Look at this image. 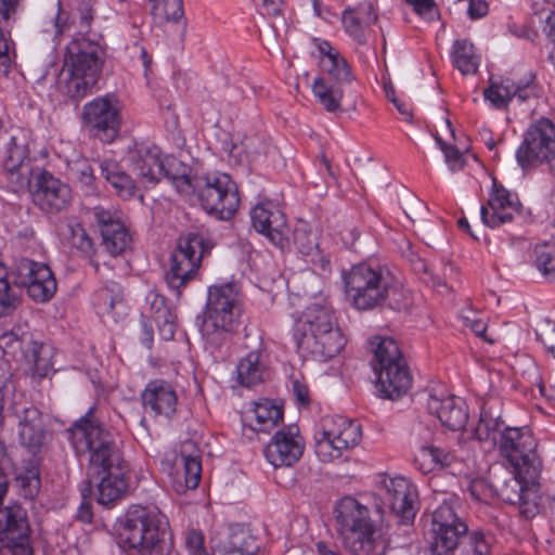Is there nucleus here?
I'll return each instance as SVG.
<instances>
[{
    "label": "nucleus",
    "mask_w": 555,
    "mask_h": 555,
    "mask_svg": "<svg viewBox=\"0 0 555 555\" xmlns=\"http://www.w3.org/2000/svg\"><path fill=\"white\" fill-rule=\"evenodd\" d=\"M294 244L301 255L310 257V262L318 263L324 271L327 270L330 261L321 255L317 235L308 229L306 223H300L295 228Z\"/></svg>",
    "instance_id": "35"
},
{
    "label": "nucleus",
    "mask_w": 555,
    "mask_h": 555,
    "mask_svg": "<svg viewBox=\"0 0 555 555\" xmlns=\"http://www.w3.org/2000/svg\"><path fill=\"white\" fill-rule=\"evenodd\" d=\"M73 13L80 31L88 34L96 14L95 0H75Z\"/></svg>",
    "instance_id": "46"
},
{
    "label": "nucleus",
    "mask_w": 555,
    "mask_h": 555,
    "mask_svg": "<svg viewBox=\"0 0 555 555\" xmlns=\"http://www.w3.org/2000/svg\"><path fill=\"white\" fill-rule=\"evenodd\" d=\"M462 319L465 326L469 327L477 336L487 339V323L482 319L477 318L475 312L468 311L462 315Z\"/></svg>",
    "instance_id": "60"
},
{
    "label": "nucleus",
    "mask_w": 555,
    "mask_h": 555,
    "mask_svg": "<svg viewBox=\"0 0 555 555\" xmlns=\"http://www.w3.org/2000/svg\"><path fill=\"white\" fill-rule=\"evenodd\" d=\"M12 41L9 36L0 29V72L8 74L14 56V51L11 50Z\"/></svg>",
    "instance_id": "55"
},
{
    "label": "nucleus",
    "mask_w": 555,
    "mask_h": 555,
    "mask_svg": "<svg viewBox=\"0 0 555 555\" xmlns=\"http://www.w3.org/2000/svg\"><path fill=\"white\" fill-rule=\"evenodd\" d=\"M154 320L158 326L160 337L165 340L172 339L176 333V325L171 311L165 306L158 307L155 310Z\"/></svg>",
    "instance_id": "48"
},
{
    "label": "nucleus",
    "mask_w": 555,
    "mask_h": 555,
    "mask_svg": "<svg viewBox=\"0 0 555 555\" xmlns=\"http://www.w3.org/2000/svg\"><path fill=\"white\" fill-rule=\"evenodd\" d=\"M489 12V5L486 0H469L467 14L470 20L485 17Z\"/></svg>",
    "instance_id": "63"
},
{
    "label": "nucleus",
    "mask_w": 555,
    "mask_h": 555,
    "mask_svg": "<svg viewBox=\"0 0 555 555\" xmlns=\"http://www.w3.org/2000/svg\"><path fill=\"white\" fill-rule=\"evenodd\" d=\"M181 460L184 473V488L195 489L201 480V462L197 457L190 455H182Z\"/></svg>",
    "instance_id": "49"
},
{
    "label": "nucleus",
    "mask_w": 555,
    "mask_h": 555,
    "mask_svg": "<svg viewBox=\"0 0 555 555\" xmlns=\"http://www.w3.org/2000/svg\"><path fill=\"white\" fill-rule=\"evenodd\" d=\"M30 188L35 205L46 212H60L70 202V189L41 168L33 177Z\"/></svg>",
    "instance_id": "19"
},
{
    "label": "nucleus",
    "mask_w": 555,
    "mask_h": 555,
    "mask_svg": "<svg viewBox=\"0 0 555 555\" xmlns=\"http://www.w3.org/2000/svg\"><path fill=\"white\" fill-rule=\"evenodd\" d=\"M15 415L18 418V431L25 427H30L33 424L35 425L42 421L41 412L33 405L25 406L21 411H16Z\"/></svg>",
    "instance_id": "57"
},
{
    "label": "nucleus",
    "mask_w": 555,
    "mask_h": 555,
    "mask_svg": "<svg viewBox=\"0 0 555 555\" xmlns=\"http://www.w3.org/2000/svg\"><path fill=\"white\" fill-rule=\"evenodd\" d=\"M344 291L348 302L359 311L387 306L401 311L409 301L399 289L390 270L379 263L360 262L341 271Z\"/></svg>",
    "instance_id": "2"
},
{
    "label": "nucleus",
    "mask_w": 555,
    "mask_h": 555,
    "mask_svg": "<svg viewBox=\"0 0 555 555\" xmlns=\"http://www.w3.org/2000/svg\"><path fill=\"white\" fill-rule=\"evenodd\" d=\"M92 300L93 305L102 314L119 318L127 313L124 291L117 282H106L102 287L94 292Z\"/></svg>",
    "instance_id": "33"
},
{
    "label": "nucleus",
    "mask_w": 555,
    "mask_h": 555,
    "mask_svg": "<svg viewBox=\"0 0 555 555\" xmlns=\"http://www.w3.org/2000/svg\"><path fill=\"white\" fill-rule=\"evenodd\" d=\"M77 454L89 455V468L100 479L98 503L109 506L126 492L128 465L114 435L104 426L96 404L67 429Z\"/></svg>",
    "instance_id": "1"
},
{
    "label": "nucleus",
    "mask_w": 555,
    "mask_h": 555,
    "mask_svg": "<svg viewBox=\"0 0 555 555\" xmlns=\"http://www.w3.org/2000/svg\"><path fill=\"white\" fill-rule=\"evenodd\" d=\"M427 409L429 413L439 418L443 426L451 430L463 429L468 420L464 400L453 395L446 397H438L436 393L429 395Z\"/></svg>",
    "instance_id": "27"
},
{
    "label": "nucleus",
    "mask_w": 555,
    "mask_h": 555,
    "mask_svg": "<svg viewBox=\"0 0 555 555\" xmlns=\"http://www.w3.org/2000/svg\"><path fill=\"white\" fill-rule=\"evenodd\" d=\"M435 140L443 152L446 163L449 165L450 170L456 171L462 169L464 166L463 154L455 146L447 144L439 135H436Z\"/></svg>",
    "instance_id": "52"
},
{
    "label": "nucleus",
    "mask_w": 555,
    "mask_h": 555,
    "mask_svg": "<svg viewBox=\"0 0 555 555\" xmlns=\"http://www.w3.org/2000/svg\"><path fill=\"white\" fill-rule=\"evenodd\" d=\"M468 526L457 516L450 503L444 502L433 513L430 555H454Z\"/></svg>",
    "instance_id": "14"
},
{
    "label": "nucleus",
    "mask_w": 555,
    "mask_h": 555,
    "mask_svg": "<svg viewBox=\"0 0 555 555\" xmlns=\"http://www.w3.org/2000/svg\"><path fill=\"white\" fill-rule=\"evenodd\" d=\"M69 230V243L70 245L81 251L85 256L91 257L94 254V246L91 237L88 235L81 224H70Z\"/></svg>",
    "instance_id": "47"
},
{
    "label": "nucleus",
    "mask_w": 555,
    "mask_h": 555,
    "mask_svg": "<svg viewBox=\"0 0 555 555\" xmlns=\"http://www.w3.org/2000/svg\"><path fill=\"white\" fill-rule=\"evenodd\" d=\"M141 399L145 411L154 416L170 418L176 413L177 392L166 380H151L142 391Z\"/></svg>",
    "instance_id": "26"
},
{
    "label": "nucleus",
    "mask_w": 555,
    "mask_h": 555,
    "mask_svg": "<svg viewBox=\"0 0 555 555\" xmlns=\"http://www.w3.org/2000/svg\"><path fill=\"white\" fill-rule=\"evenodd\" d=\"M341 21L346 33L358 43L364 44L367 41L370 27L377 22V14L371 3H362L356 8L346 9Z\"/></svg>",
    "instance_id": "30"
},
{
    "label": "nucleus",
    "mask_w": 555,
    "mask_h": 555,
    "mask_svg": "<svg viewBox=\"0 0 555 555\" xmlns=\"http://www.w3.org/2000/svg\"><path fill=\"white\" fill-rule=\"evenodd\" d=\"M469 543L476 555H488L493 543V537L481 530H475L469 533Z\"/></svg>",
    "instance_id": "54"
},
{
    "label": "nucleus",
    "mask_w": 555,
    "mask_h": 555,
    "mask_svg": "<svg viewBox=\"0 0 555 555\" xmlns=\"http://www.w3.org/2000/svg\"><path fill=\"white\" fill-rule=\"evenodd\" d=\"M242 149L249 159H255L257 155L263 152L264 144L257 137H246L241 142Z\"/></svg>",
    "instance_id": "62"
},
{
    "label": "nucleus",
    "mask_w": 555,
    "mask_h": 555,
    "mask_svg": "<svg viewBox=\"0 0 555 555\" xmlns=\"http://www.w3.org/2000/svg\"><path fill=\"white\" fill-rule=\"evenodd\" d=\"M18 437L24 447L31 453H37L47 440V433L43 428L42 421L38 422V424H33L30 427L21 429Z\"/></svg>",
    "instance_id": "45"
},
{
    "label": "nucleus",
    "mask_w": 555,
    "mask_h": 555,
    "mask_svg": "<svg viewBox=\"0 0 555 555\" xmlns=\"http://www.w3.org/2000/svg\"><path fill=\"white\" fill-rule=\"evenodd\" d=\"M68 177L79 182L81 185L89 186L94 180V172L91 164L81 155L75 154L66 159Z\"/></svg>",
    "instance_id": "44"
},
{
    "label": "nucleus",
    "mask_w": 555,
    "mask_h": 555,
    "mask_svg": "<svg viewBox=\"0 0 555 555\" xmlns=\"http://www.w3.org/2000/svg\"><path fill=\"white\" fill-rule=\"evenodd\" d=\"M113 229L103 230L102 244L113 256L124 253L131 243V236L122 223L112 224Z\"/></svg>",
    "instance_id": "43"
},
{
    "label": "nucleus",
    "mask_w": 555,
    "mask_h": 555,
    "mask_svg": "<svg viewBox=\"0 0 555 555\" xmlns=\"http://www.w3.org/2000/svg\"><path fill=\"white\" fill-rule=\"evenodd\" d=\"M0 552L31 555L30 528L26 511L20 505L0 508Z\"/></svg>",
    "instance_id": "15"
},
{
    "label": "nucleus",
    "mask_w": 555,
    "mask_h": 555,
    "mask_svg": "<svg viewBox=\"0 0 555 555\" xmlns=\"http://www.w3.org/2000/svg\"><path fill=\"white\" fill-rule=\"evenodd\" d=\"M555 157V126L547 118H540L524 134L516 151V160L522 170L548 164Z\"/></svg>",
    "instance_id": "13"
},
{
    "label": "nucleus",
    "mask_w": 555,
    "mask_h": 555,
    "mask_svg": "<svg viewBox=\"0 0 555 555\" xmlns=\"http://www.w3.org/2000/svg\"><path fill=\"white\" fill-rule=\"evenodd\" d=\"M320 53L319 66L338 83L352 80V74L347 61L327 41H317Z\"/></svg>",
    "instance_id": "32"
},
{
    "label": "nucleus",
    "mask_w": 555,
    "mask_h": 555,
    "mask_svg": "<svg viewBox=\"0 0 555 555\" xmlns=\"http://www.w3.org/2000/svg\"><path fill=\"white\" fill-rule=\"evenodd\" d=\"M298 349L314 360L325 362L337 356L345 346V338L328 306H308L294 326Z\"/></svg>",
    "instance_id": "5"
},
{
    "label": "nucleus",
    "mask_w": 555,
    "mask_h": 555,
    "mask_svg": "<svg viewBox=\"0 0 555 555\" xmlns=\"http://www.w3.org/2000/svg\"><path fill=\"white\" fill-rule=\"evenodd\" d=\"M164 11L168 21L180 22L184 16L183 0H164Z\"/></svg>",
    "instance_id": "61"
},
{
    "label": "nucleus",
    "mask_w": 555,
    "mask_h": 555,
    "mask_svg": "<svg viewBox=\"0 0 555 555\" xmlns=\"http://www.w3.org/2000/svg\"><path fill=\"white\" fill-rule=\"evenodd\" d=\"M453 460L452 453L430 444H422L415 459L416 463H420V469L425 474L436 468L447 467Z\"/></svg>",
    "instance_id": "40"
},
{
    "label": "nucleus",
    "mask_w": 555,
    "mask_h": 555,
    "mask_svg": "<svg viewBox=\"0 0 555 555\" xmlns=\"http://www.w3.org/2000/svg\"><path fill=\"white\" fill-rule=\"evenodd\" d=\"M243 298L233 282L208 288L206 310L199 331L206 348L211 352L227 345L241 324Z\"/></svg>",
    "instance_id": "4"
},
{
    "label": "nucleus",
    "mask_w": 555,
    "mask_h": 555,
    "mask_svg": "<svg viewBox=\"0 0 555 555\" xmlns=\"http://www.w3.org/2000/svg\"><path fill=\"white\" fill-rule=\"evenodd\" d=\"M538 339L555 358V326H547L538 334Z\"/></svg>",
    "instance_id": "64"
},
{
    "label": "nucleus",
    "mask_w": 555,
    "mask_h": 555,
    "mask_svg": "<svg viewBox=\"0 0 555 555\" xmlns=\"http://www.w3.org/2000/svg\"><path fill=\"white\" fill-rule=\"evenodd\" d=\"M526 478L516 469L506 473V477H494L492 485L499 498L504 502L519 506V512L526 518L538 513L535 480Z\"/></svg>",
    "instance_id": "17"
},
{
    "label": "nucleus",
    "mask_w": 555,
    "mask_h": 555,
    "mask_svg": "<svg viewBox=\"0 0 555 555\" xmlns=\"http://www.w3.org/2000/svg\"><path fill=\"white\" fill-rule=\"evenodd\" d=\"M383 502L401 522L409 524L415 517L417 498L414 485L404 477H395L384 481Z\"/></svg>",
    "instance_id": "24"
},
{
    "label": "nucleus",
    "mask_w": 555,
    "mask_h": 555,
    "mask_svg": "<svg viewBox=\"0 0 555 555\" xmlns=\"http://www.w3.org/2000/svg\"><path fill=\"white\" fill-rule=\"evenodd\" d=\"M206 253L205 240L198 233L181 236L178 246L171 255V263L166 272V282L177 295L192 281Z\"/></svg>",
    "instance_id": "12"
},
{
    "label": "nucleus",
    "mask_w": 555,
    "mask_h": 555,
    "mask_svg": "<svg viewBox=\"0 0 555 555\" xmlns=\"http://www.w3.org/2000/svg\"><path fill=\"white\" fill-rule=\"evenodd\" d=\"M361 425L344 416H324L314 433L315 453L323 462L333 461L359 444Z\"/></svg>",
    "instance_id": "10"
},
{
    "label": "nucleus",
    "mask_w": 555,
    "mask_h": 555,
    "mask_svg": "<svg viewBox=\"0 0 555 555\" xmlns=\"http://www.w3.org/2000/svg\"><path fill=\"white\" fill-rule=\"evenodd\" d=\"M371 344L375 346L371 365L380 396L390 400L400 398L408 392L412 377L397 341L390 337H375Z\"/></svg>",
    "instance_id": "8"
},
{
    "label": "nucleus",
    "mask_w": 555,
    "mask_h": 555,
    "mask_svg": "<svg viewBox=\"0 0 555 555\" xmlns=\"http://www.w3.org/2000/svg\"><path fill=\"white\" fill-rule=\"evenodd\" d=\"M253 413L258 431H269L283 420L282 409L268 399L256 403Z\"/></svg>",
    "instance_id": "42"
},
{
    "label": "nucleus",
    "mask_w": 555,
    "mask_h": 555,
    "mask_svg": "<svg viewBox=\"0 0 555 555\" xmlns=\"http://www.w3.org/2000/svg\"><path fill=\"white\" fill-rule=\"evenodd\" d=\"M92 218L96 222L101 235L103 234V230L105 228L113 229L112 224L121 223L119 217L116 211L112 209L104 208L103 206H95L90 211Z\"/></svg>",
    "instance_id": "53"
},
{
    "label": "nucleus",
    "mask_w": 555,
    "mask_h": 555,
    "mask_svg": "<svg viewBox=\"0 0 555 555\" xmlns=\"http://www.w3.org/2000/svg\"><path fill=\"white\" fill-rule=\"evenodd\" d=\"M304 440L296 426L278 430L264 449V456L274 467L292 466L302 455Z\"/></svg>",
    "instance_id": "23"
},
{
    "label": "nucleus",
    "mask_w": 555,
    "mask_h": 555,
    "mask_svg": "<svg viewBox=\"0 0 555 555\" xmlns=\"http://www.w3.org/2000/svg\"><path fill=\"white\" fill-rule=\"evenodd\" d=\"M185 546L188 547L190 555H208L204 548V538L198 531L191 530L185 537Z\"/></svg>",
    "instance_id": "59"
},
{
    "label": "nucleus",
    "mask_w": 555,
    "mask_h": 555,
    "mask_svg": "<svg viewBox=\"0 0 555 555\" xmlns=\"http://www.w3.org/2000/svg\"><path fill=\"white\" fill-rule=\"evenodd\" d=\"M164 154L156 145H142L131 153L132 171L140 188H154L164 177Z\"/></svg>",
    "instance_id": "25"
},
{
    "label": "nucleus",
    "mask_w": 555,
    "mask_h": 555,
    "mask_svg": "<svg viewBox=\"0 0 555 555\" xmlns=\"http://www.w3.org/2000/svg\"><path fill=\"white\" fill-rule=\"evenodd\" d=\"M225 195V192H223L222 189H220V192L217 193V207H216V210H214V217H216L217 219H220V220H229L230 218H232L235 212L237 211L238 209V206H240V195H238V190H237V186L236 184L234 183V203L232 205L231 208H229V206L225 205V202L223 201V198Z\"/></svg>",
    "instance_id": "51"
},
{
    "label": "nucleus",
    "mask_w": 555,
    "mask_h": 555,
    "mask_svg": "<svg viewBox=\"0 0 555 555\" xmlns=\"http://www.w3.org/2000/svg\"><path fill=\"white\" fill-rule=\"evenodd\" d=\"M504 427V421L501 417L500 411L486 404L480 412V418L475 428V436L479 441L491 440L496 446L500 431Z\"/></svg>",
    "instance_id": "36"
},
{
    "label": "nucleus",
    "mask_w": 555,
    "mask_h": 555,
    "mask_svg": "<svg viewBox=\"0 0 555 555\" xmlns=\"http://www.w3.org/2000/svg\"><path fill=\"white\" fill-rule=\"evenodd\" d=\"M119 102L114 95L98 96L83 106L82 120L94 137L112 142L120 125Z\"/></svg>",
    "instance_id": "16"
},
{
    "label": "nucleus",
    "mask_w": 555,
    "mask_h": 555,
    "mask_svg": "<svg viewBox=\"0 0 555 555\" xmlns=\"http://www.w3.org/2000/svg\"><path fill=\"white\" fill-rule=\"evenodd\" d=\"M535 267L550 280L555 279V253L546 247H538L535 249Z\"/></svg>",
    "instance_id": "50"
},
{
    "label": "nucleus",
    "mask_w": 555,
    "mask_h": 555,
    "mask_svg": "<svg viewBox=\"0 0 555 555\" xmlns=\"http://www.w3.org/2000/svg\"><path fill=\"white\" fill-rule=\"evenodd\" d=\"M495 447L519 475L529 479L540 476L542 462L537 453L538 442L528 427H504Z\"/></svg>",
    "instance_id": "9"
},
{
    "label": "nucleus",
    "mask_w": 555,
    "mask_h": 555,
    "mask_svg": "<svg viewBox=\"0 0 555 555\" xmlns=\"http://www.w3.org/2000/svg\"><path fill=\"white\" fill-rule=\"evenodd\" d=\"M100 169L103 178L112 185L119 197L130 199L138 195L140 201H143L145 190L140 188L137 178L135 180L132 179L116 162L105 159L101 162Z\"/></svg>",
    "instance_id": "31"
},
{
    "label": "nucleus",
    "mask_w": 555,
    "mask_h": 555,
    "mask_svg": "<svg viewBox=\"0 0 555 555\" xmlns=\"http://www.w3.org/2000/svg\"><path fill=\"white\" fill-rule=\"evenodd\" d=\"M25 343L30 345V349L26 353V358L28 362L33 363L34 374L38 377H44L52 370L53 364L50 361V350L42 344H38L37 341H33L28 335L22 334L18 335V331H12L8 334H4L1 337V344L5 346L11 345L13 347L14 344L17 345V348L24 350Z\"/></svg>",
    "instance_id": "29"
},
{
    "label": "nucleus",
    "mask_w": 555,
    "mask_h": 555,
    "mask_svg": "<svg viewBox=\"0 0 555 555\" xmlns=\"http://www.w3.org/2000/svg\"><path fill=\"white\" fill-rule=\"evenodd\" d=\"M16 270L29 297L35 301L46 302L54 296L57 289L56 280L46 263L25 258L20 260Z\"/></svg>",
    "instance_id": "22"
},
{
    "label": "nucleus",
    "mask_w": 555,
    "mask_h": 555,
    "mask_svg": "<svg viewBox=\"0 0 555 555\" xmlns=\"http://www.w3.org/2000/svg\"><path fill=\"white\" fill-rule=\"evenodd\" d=\"M254 229L274 246L284 249L288 245L289 228L285 214L272 201L258 203L250 211Z\"/></svg>",
    "instance_id": "18"
},
{
    "label": "nucleus",
    "mask_w": 555,
    "mask_h": 555,
    "mask_svg": "<svg viewBox=\"0 0 555 555\" xmlns=\"http://www.w3.org/2000/svg\"><path fill=\"white\" fill-rule=\"evenodd\" d=\"M117 525L121 542L134 555H169L172 551L168 519L157 508L133 505Z\"/></svg>",
    "instance_id": "3"
},
{
    "label": "nucleus",
    "mask_w": 555,
    "mask_h": 555,
    "mask_svg": "<svg viewBox=\"0 0 555 555\" xmlns=\"http://www.w3.org/2000/svg\"><path fill=\"white\" fill-rule=\"evenodd\" d=\"M237 380L242 386L250 387L263 379L264 364L260 351H250L236 366Z\"/></svg>",
    "instance_id": "37"
},
{
    "label": "nucleus",
    "mask_w": 555,
    "mask_h": 555,
    "mask_svg": "<svg viewBox=\"0 0 555 555\" xmlns=\"http://www.w3.org/2000/svg\"><path fill=\"white\" fill-rule=\"evenodd\" d=\"M12 377L11 365L8 360L0 359V428L3 424V402H4V391L8 387V384Z\"/></svg>",
    "instance_id": "58"
},
{
    "label": "nucleus",
    "mask_w": 555,
    "mask_h": 555,
    "mask_svg": "<svg viewBox=\"0 0 555 555\" xmlns=\"http://www.w3.org/2000/svg\"><path fill=\"white\" fill-rule=\"evenodd\" d=\"M164 177L170 180L182 194H190L193 186L194 175L191 169L173 156L164 155Z\"/></svg>",
    "instance_id": "38"
},
{
    "label": "nucleus",
    "mask_w": 555,
    "mask_h": 555,
    "mask_svg": "<svg viewBox=\"0 0 555 555\" xmlns=\"http://www.w3.org/2000/svg\"><path fill=\"white\" fill-rule=\"evenodd\" d=\"M312 92L325 111L333 113L340 109L343 90L339 87L328 85L323 77H317Z\"/></svg>",
    "instance_id": "41"
},
{
    "label": "nucleus",
    "mask_w": 555,
    "mask_h": 555,
    "mask_svg": "<svg viewBox=\"0 0 555 555\" xmlns=\"http://www.w3.org/2000/svg\"><path fill=\"white\" fill-rule=\"evenodd\" d=\"M533 80L534 76L530 74L528 78L517 83L508 78L502 79L500 82H491L483 91L485 99L495 108H505L513 98H518L524 102L535 95Z\"/></svg>",
    "instance_id": "28"
},
{
    "label": "nucleus",
    "mask_w": 555,
    "mask_h": 555,
    "mask_svg": "<svg viewBox=\"0 0 555 555\" xmlns=\"http://www.w3.org/2000/svg\"><path fill=\"white\" fill-rule=\"evenodd\" d=\"M338 532L346 551L352 555H382L385 545L376 537V529L366 506L356 499L345 498L336 508Z\"/></svg>",
    "instance_id": "7"
},
{
    "label": "nucleus",
    "mask_w": 555,
    "mask_h": 555,
    "mask_svg": "<svg viewBox=\"0 0 555 555\" xmlns=\"http://www.w3.org/2000/svg\"><path fill=\"white\" fill-rule=\"evenodd\" d=\"M105 55V48L100 41L85 37L72 40L64 57L68 77L61 85L63 94L75 102L89 94L99 81Z\"/></svg>",
    "instance_id": "6"
},
{
    "label": "nucleus",
    "mask_w": 555,
    "mask_h": 555,
    "mask_svg": "<svg viewBox=\"0 0 555 555\" xmlns=\"http://www.w3.org/2000/svg\"><path fill=\"white\" fill-rule=\"evenodd\" d=\"M29 135L17 129L5 144L1 164L3 175L13 192L30 189L33 177L40 169L33 164Z\"/></svg>",
    "instance_id": "11"
},
{
    "label": "nucleus",
    "mask_w": 555,
    "mask_h": 555,
    "mask_svg": "<svg viewBox=\"0 0 555 555\" xmlns=\"http://www.w3.org/2000/svg\"><path fill=\"white\" fill-rule=\"evenodd\" d=\"M221 548L224 555H256L259 546L248 530L242 525H233Z\"/></svg>",
    "instance_id": "34"
},
{
    "label": "nucleus",
    "mask_w": 555,
    "mask_h": 555,
    "mask_svg": "<svg viewBox=\"0 0 555 555\" xmlns=\"http://www.w3.org/2000/svg\"><path fill=\"white\" fill-rule=\"evenodd\" d=\"M220 189L225 192L223 201L229 208L234 203V181L227 173L211 172V173H196L194 175L193 186L191 189L201 204V207L210 216L217 207V193Z\"/></svg>",
    "instance_id": "21"
},
{
    "label": "nucleus",
    "mask_w": 555,
    "mask_h": 555,
    "mask_svg": "<svg viewBox=\"0 0 555 555\" xmlns=\"http://www.w3.org/2000/svg\"><path fill=\"white\" fill-rule=\"evenodd\" d=\"M520 208L518 195L499 184L494 179L488 203L480 207V218L483 224L495 229L513 222Z\"/></svg>",
    "instance_id": "20"
},
{
    "label": "nucleus",
    "mask_w": 555,
    "mask_h": 555,
    "mask_svg": "<svg viewBox=\"0 0 555 555\" xmlns=\"http://www.w3.org/2000/svg\"><path fill=\"white\" fill-rule=\"evenodd\" d=\"M92 487L90 481H83L80 485V493L82 496V502L80 503V506L77 512V518L81 520L82 522H91L92 520V511L91 505L88 499L91 495Z\"/></svg>",
    "instance_id": "56"
},
{
    "label": "nucleus",
    "mask_w": 555,
    "mask_h": 555,
    "mask_svg": "<svg viewBox=\"0 0 555 555\" xmlns=\"http://www.w3.org/2000/svg\"><path fill=\"white\" fill-rule=\"evenodd\" d=\"M451 57L453 66L463 75L475 74L478 69L479 59L475 53L474 44L467 39L454 41Z\"/></svg>",
    "instance_id": "39"
}]
</instances>
